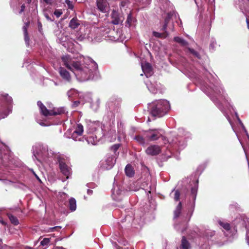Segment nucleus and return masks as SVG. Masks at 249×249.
Segmentation results:
<instances>
[{"mask_svg": "<svg viewBox=\"0 0 249 249\" xmlns=\"http://www.w3.org/2000/svg\"><path fill=\"white\" fill-rule=\"evenodd\" d=\"M190 78L196 80V84L199 85L201 90L213 101L215 105L223 111V102L228 101L227 95L217 76L213 75L206 70H204L203 76L197 73L196 70H187Z\"/></svg>", "mask_w": 249, "mask_h": 249, "instance_id": "f257e3e1", "label": "nucleus"}, {"mask_svg": "<svg viewBox=\"0 0 249 249\" xmlns=\"http://www.w3.org/2000/svg\"><path fill=\"white\" fill-rule=\"evenodd\" d=\"M62 60L64 65L73 71L77 79L81 82L90 79L98 68L97 63L89 58L85 59L84 65L70 55L62 56Z\"/></svg>", "mask_w": 249, "mask_h": 249, "instance_id": "f03ea898", "label": "nucleus"}, {"mask_svg": "<svg viewBox=\"0 0 249 249\" xmlns=\"http://www.w3.org/2000/svg\"><path fill=\"white\" fill-rule=\"evenodd\" d=\"M148 106L152 116L159 117L166 114L170 108L169 102L166 100L155 101Z\"/></svg>", "mask_w": 249, "mask_h": 249, "instance_id": "7ed1b4c3", "label": "nucleus"}, {"mask_svg": "<svg viewBox=\"0 0 249 249\" xmlns=\"http://www.w3.org/2000/svg\"><path fill=\"white\" fill-rule=\"evenodd\" d=\"M114 32V30L111 31L110 29L106 26H103L100 27H94L93 33L94 35L93 37L91 36L90 37L92 40H94L95 41H100L102 37H110V39L111 40L116 41L118 39V38L113 36V38H111L112 36L110 35L112 32Z\"/></svg>", "mask_w": 249, "mask_h": 249, "instance_id": "20e7f679", "label": "nucleus"}, {"mask_svg": "<svg viewBox=\"0 0 249 249\" xmlns=\"http://www.w3.org/2000/svg\"><path fill=\"white\" fill-rule=\"evenodd\" d=\"M1 100L4 103L0 107V120L6 117L12 112L13 99L7 94L1 95Z\"/></svg>", "mask_w": 249, "mask_h": 249, "instance_id": "39448f33", "label": "nucleus"}, {"mask_svg": "<svg viewBox=\"0 0 249 249\" xmlns=\"http://www.w3.org/2000/svg\"><path fill=\"white\" fill-rule=\"evenodd\" d=\"M33 156H56L57 153L52 149H49L47 145L40 143H36L32 147Z\"/></svg>", "mask_w": 249, "mask_h": 249, "instance_id": "423d86ee", "label": "nucleus"}, {"mask_svg": "<svg viewBox=\"0 0 249 249\" xmlns=\"http://www.w3.org/2000/svg\"><path fill=\"white\" fill-rule=\"evenodd\" d=\"M39 107L40 112L42 115L45 117H50L58 114H62L65 113L67 111L65 107H60L53 110H49L40 101L37 103Z\"/></svg>", "mask_w": 249, "mask_h": 249, "instance_id": "0eeeda50", "label": "nucleus"}, {"mask_svg": "<svg viewBox=\"0 0 249 249\" xmlns=\"http://www.w3.org/2000/svg\"><path fill=\"white\" fill-rule=\"evenodd\" d=\"M145 136L148 142L157 140L160 137L165 141V143L167 141L162 136V130L161 129H149L145 132Z\"/></svg>", "mask_w": 249, "mask_h": 249, "instance_id": "6e6552de", "label": "nucleus"}, {"mask_svg": "<svg viewBox=\"0 0 249 249\" xmlns=\"http://www.w3.org/2000/svg\"><path fill=\"white\" fill-rule=\"evenodd\" d=\"M87 131L89 133L101 134L103 133L102 124L99 121H89L88 122L87 124Z\"/></svg>", "mask_w": 249, "mask_h": 249, "instance_id": "1a4fd4ad", "label": "nucleus"}, {"mask_svg": "<svg viewBox=\"0 0 249 249\" xmlns=\"http://www.w3.org/2000/svg\"><path fill=\"white\" fill-rule=\"evenodd\" d=\"M175 14V13L174 12H170L169 13H168L167 14V16L165 18L164 20V23L163 25L162 30L163 31H165L163 33H160L159 32H157L155 31H154L153 32V35L154 36L158 37V38H165L167 36L168 34L167 33L166 30L167 29V24L168 23V22L169 20L171 19L172 17Z\"/></svg>", "mask_w": 249, "mask_h": 249, "instance_id": "9d476101", "label": "nucleus"}, {"mask_svg": "<svg viewBox=\"0 0 249 249\" xmlns=\"http://www.w3.org/2000/svg\"><path fill=\"white\" fill-rule=\"evenodd\" d=\"M116 161L115 157H105L100 162V168L104 170L111 169Z\"/></svg>", "mask_w": 249, "mask_h": 249, "instance_id": "9b49d317", "label": "nucleus"}, {"mask_svg": "<svg viewBox=\"0 0 249 249\" xmlns=\"http://www.w3.org/2000/svg\"><path fill=\"white\" fill-rule=\"evenodd\" d=\"M122 100L120 98L112 97L107 103L108 107L110 111L114 113L117 112L120 108Z\"/></svg>", "mask_w": 249, "mask_h": 249, "instance_id": "f8f14e48", "label": "nucleus"}, {"mask_svg": "<svg viewBox=\"0 0 249 249\" xmlns=\"http://www.w3.org/2000/svg\"><path fill=\"white\" fill-rule=\"evenodd\" d=\"M235 115L237 118V119L238 120V122L244 131V132L245 133V134H246L247 137L248 138V140H249V142H248V144H247V146H245L244 144V143L243 142L240 140L239 137L238 136V134L236 133V136L241 143V144L242 145V147L244 150V152L245 153V154H246V156H249V135L248 133V132L245 127V126L242 123V122H241V120L239 119L238 116V114L236 112L235 113Z\"/></svg>", "mask_w": 249, "mask_h": 249, "instance_id": "ddd939ff", "label": "nucleus"}, {"mask_svg": "<svg viewBox=\"0 0 249 249\" xmlns=\"http://www.w3.org/2000/svg\"><path fill=\"white\" fill-rule=\"evenodd\" d=\"M104 135V133L101 134H92L90 136L87 138L84 137V142H86L88 144H91L92 145H96L99 142V140Z\"/></svg>", "mask_w": 249, "mask_h": 249, "instance_id": "4468645a", "label": "nucleus"}, {"mask_svg": "<svg viewBox=\"0 0 249 249\" xmlns=\"http://www.w3.org/2000/svg\"><path fill=\"white\" fill-rule=\"evenodd\" d=\"M146 85L150 92L153 94L157 93L158 92H161V85L160 83L158 84L157 82H154V83H152L150 81L147 82Z\"/></svg>", "mask_w": 249, "mask_h": 249, "instance_id": "2eb2a0df", "label": "nucleus"}, {"mask_svg": "<svg viewBox=\"0 0 249 249\" xmlns=\"http://www.w3.org/2000/svg\"><path fill=\"white\" fill-rule=\"evenodd\" d=\"M59 167L62 173L65 176H66V179H68L69 176L71 174V169L69 167L65 162L61 161L60 160H59Z\"/></svg>", "mask_w": 249, "mask_h": 249, "instance_id": "dca6fc26", "label": "nucleus"}, {"mask_svg": "<svg viewBox=\"0 0 249 249\" xmlns=\"http://www.w3.org/2000/svg\"><path fill=\"white\" fill-rule=\"evenodd\" d=\"M141 67L142 71L146 77H149L153 74L152 68L150 64L148 62L142 63Z\"/></svg>", "mask_w": 249, "mask_h": 249, "instance_id": "f3484780", "label": "nucleus"}, {"mask_svg": "<svg viewBox=\"0 0 249 249\" xmlns=\"http://www.w3.org/2000/svg\"><path fill=\"white\" fill-rule=\"evenodd\" d=\"M160 152V147L157 145H150L146 150V154L151 156H156L159 155Z\"/></svg>", "mask_w": 249, "mask_h": 249, "instance_id": "a211bd4d", "label": "nucleus"}, {"mask_svg": "<svg viewBox=\"0 0 249 249\" xmlns=\"http://www.w3.org/2000/svg\"><path fill=\"white\" fill-rule=\"evenodd\" d=\"M122 13H119L118 11L113 10L111 14L112 21L111 22L115 25L119 24L122 22L123 18L122 17Z\"/></svg>", "mask_w": 249, "mask_h": 249, "instance_id": "6ab92c4d", "label": "nucleus"}, {"mask_svg": "<svg viewBox=\"0 0 249 249\" xmlns=\"http://www.w3.org/2000/svg\"><path fill=\"white\" fill-rule=\"evenodd\" d=\"M97 6L100 11L105 13L107 10V3L106 0H97Z\"/></svg>", "mask_w": 249, "mask_h": 249, "instance_id": "aec40b11", "label": "nucleus"}, {"mask_svg": "<svg viewBox=\"0 0 249 249\" xmlns=\"http://www.w3.org/2000/svg\"><path fill=\"white\" fill-rule=\"evenodd\" d=\"M59 72L62 78L67 81L70 82L71 79V75L69 72L64 68L60 67L59 68Z\"/></svg>", "mask_w": 249, "mask_h": 249, "instance_id": "412c9836", "label": "nucleus"}, {"mask_svg": "<svg viewBox=\"0 0 249 249\" xmlns=\"http://www.w3.org/2000/svg\"><path fill=\"white\" fill-rule=\"evenodd\" d=\"M81 24V21L78 20L76 18H72L70 21L69 27L71 29H77Z\"/></svg>", "mask_w": 249, "mask_h": 249, "instance_id": "4be33fe9", "label": "nucleus"}, {"mask_svg": "<svg viewBox=\"0 0 249 249\" xmlns=\"http://www.w3.org/2000/svg\"><path fill=\"white\" fill-rule=\"evenodd\" d=\"M174 40L176 42L179 43L181 46L184 47L185 51L187 50V47H189L188 42L181 37L176 36L174 37Z\"/></svg>", "mask_w": 249, "mask_h": 249, "instance_id": "5701e85b", "label": "nucleus"}, {"mask_svg": "<svg viewBox=\"0 0 249 249\" xmlns=\"http://www.w3.org/2000/svg\"><path fill=\"white\" fill-rule=\"evenodd\" d=\"M185 52L186 53H187L189 55H190L195 58L200 59L201 56L200 54V53L196 51L192 48H191L190 47H187V50L185 51Z\"/></svg>", "mask_w": 249, "mask_h": 249, "instance_id": "b1692460", "label": "nucleus"}, {"mask_svg": "<svg viewBox=\"0 0 249 249\" xmlns=\"http://www.w3.org/2000/svg\"><path fill=\"white\" fill-rule=\"evenodd\" d=\"M124 171L126 176L129 178L133 177L135 174V171L130 164H128L126 165Z\"/></svg>", "mask_w": 249, "mask_h": 249, "instance_id": "393cba45", "label": "nucleus"}, {"mask_svg": "<svg viewBox=\"0 0 249 249\" xmlns=\"http://www.w3.org/2000/svg\"><path fill=\"white\" fill-rule=\"evenodd\" d=\"M29 22H26L24 23V26L22 27L23 31L24 33V40L25 41V43L27 45V46H29V37L28 36V33H27V28L29 26Z\"/></svg>", "mask_w": 249, "mask_h": 249, "instance_id": "a878e982", "label": "nucleus"}, {"mask_svg": "<svg viewBox=\"0 0 249 249\" xmlns=\"http://www.w3.org/2000/svg\"><path fill=\"white\" fill-rule=\"evenodd\" d=\"M191 246L185 236H182L180 249H190Z\"/></svg>", "mask_w": 249, "mask_h": 249, "instance_id": "bb28decb", "label": "nucleus"}, {"mask_svg": "<svg viewBox=\"0 0 249 249\" xmlns=\"http://www.w3.org/2000/svg\"><path fill=\"white\" fill-rule=\"evenodd\" d=\"M128 1L126 0H122L120 4V9L122 15H124V13L126 12V8H127Z\"/></svg>", "mask_w": 249, "mask_h": 249, "instance_id": "cd10ccee", "label": "nucleus"}, {"mask_svg": "<svg viewBox=\"0 0 249 249\" xmlns=\"http://www.w3.org/2000/svg\"><path fill=\"white\" fill-rule=\"evenodd\" d=\"M67 95L70 99H72L79 96V93L76 89H71L67 92Z\"/></svg>", "mask_w": 249, "mask_h": 249, "instance_id": "c85d7f7f", "label": "nucleus"}, {"mask_svg": "<svg viewBox=\"0 0 249 249\" xmlns=\"http://www.w3.org/2000/svg\"><path fill=\"white\" fill-rule=\"evenodd\" d=\"M134 139L142 145H144L148 142L145 135L144 137L141 135H137L134 138Z\"/></svg>", "mask_w": 249, "mask_h": 249, "instance_id": "c756f323", "label": "nucleus"}, {"mask_svg": "<svg viewBox=\"0 0 249 249\" xmlns=\"http://www.w3.org/2000/svg\"><path fill=\"white\" fill-rule=\"evenodd\" d=\"M71 138L74 141L84 142V137L82 136V134H76L73 132L71 135Z\"/></svg>", "mask_w": 249, "mask_h": 249, "instance_id": "7c9ffc66", "label": "nucleus"}, {"mask_svg": "<svg viewBox=\"0 0 249 249\" xmlns=\"http://www.w3.org/2000/svg\"><path fill=\"white\" fill-rule=\"evenodd\" d=\"M197 191V186L196 184H195V186L192 187L191 189V195L190 196V198H191L193 200V204L195 203V201L196 200V194Z\"/></svg>", "mask_w": 249, "mask_h": 249, "instance_id": "2f4dec72", "label": "nucleus"}, {"mask_svg": "<svg viewBox=\"0 0 249 249\" xmlns=\"http://www.w3.org/2000/svg\"><path fill=\"white\" fill-rule=\"evenodd\" d=\"M182 205L181 202H179L178 204V206L176 207V210L174 211V219H176L178 217H179L181 210Z\"/></svg>", "mask_w": 249, "mask_h": 249, "instance_id": "473e14b6", "label": "nucleus"}, {"mask_svg": "<svg viewBox=\"0 0 249 249\" xmlns=\"http://www.w3.org/2000/svg\"><path fill=\"white\" fill-rule=\"evenodd\" d=\"M56 35L57 36V40L58 42L60 43L66 42L68 39V37L66 36H64V33H60L58 35L57 34H56Z\"/></svg>", "mask_w": 249, "mask_h": 249, "instance_id": "72a5a7b5", "label": "nucleus"}, {"mask_svg": "<svg viewBox=\"0 0 249 249\" xmlns=\"http://www.w3.org/2000/svg\"><path fill=\"white\" fill-rule=\"evenodd\" d=\"M69 207L71 211H74L76 209V202L75 199L73 197L69 199Z\"/></svg>", "mask_w": 249, "mask_h": 249, "instance_id": "f704fd0d", "label": "nucleus"}, {"mask_svg": "<svg viewBox=\"0 0 249 249\" xmlns=\"http://www.w3.org/2000/svg\"><path fill=\"white\" fill-rule=\"evenodd\" d=\"M83 130H84L83 125L80 124H76L75 130L73 132L76 134H83Z\"/></svg>", "mask_w": 249, "mask_h": 249, "instance_id": "c9c22d12", "label": "nucleus"}, {"mask_svg": "<svg viewBox=\"0 0 249 249\" xmlns=\"http://www.w3.org/2000/svg\"><path fill=\"white\" fill-rule=\"evenodd\" d=\"M64 4L66 8L72 11L74 10V5L72 1L70 0H65Z\"/></svg>", "mask_w": 249, "mask_h": 249, "instance_id": "e433bc0d", "label": "nucleus"}, {"mask_svg": "<svg viewBox=\"0 0 249 249\" xmlns=\"http://www.w3.org/2000/svg\"><path fill=\"white\" fill-rule=\"evenodd\" d=\"M120 146V144H115L110 147V150L113 153L114 155L116 156L117 155H119V152H118L117 151Z\"/></svg>", "mask_w": 249, "mask_h": 249, "instance_id": "4c0bfd02", "label": "nucleus"}, {"mask_svg": "<svg viewBox=\"0 0 249 249\" xmlns=\"http://www.w3.org/2000/svg\"><path fill=\"white\" fill-rule=\"evenodd\" d=\"M218 223L220 225V226L226 231H228L230 230L231 227L229 223L221 221H219L218 222Z\"/></svg>", "mask_w": 249, "mask_h": 249, "instance_id": "58836bf2", "label": "nucleus"}, {"mask_svg": "<svg viewBox=\"0 0 249 249\" xmlns=\"http://www.w3.org/2000/svg\"><path fill=\"white\" fill-rule=\"evenodd\" d=\"M179 136H182L184 137L185 138H189L190 136V134L188 132H186L183 128H179L178 129Z\"/></svg>", "mask_w": 249, "mask_h": 249, "instance_id": "ea45409f", "label": "nucleus"}, {"mask_svg": "<svg viewBox=\"0 0 249 249\" xmlns=\"http://www.w3.org/2000/svg\"><path fill=\"white\" fill-rule=\"evenodd\" d=\"M174 142L179 149H183L186 145L184 141L181 142L180 140H178V138L177 139V140L174 141Z\"/></svg>", "mask_w": 249, "mask_h": 249, "instance_id": "a19ab883", "label": "nucleus"}, {"mask_svg": "<svg viewBox=\"0 0 249 249\" xmlns=\"http://www.w3.org/2000/svg\"><path fill=\"white\" fill-rule=\"evenodd\" d=\"M50 241V238H44L40 241V245L46 248L49 246Z\"/></svg>", "mask_w": 249, "mask_h": 249, "instance_id": "79ce46f5", "label": "nucleus"}, {"mask_svg": "<svg viewBox=\"0 0 249 249\" xmlns=\"http://www.w3.org/2000/svg\"><path fill=\"white\" fill-rule=\"evenodd\" d=\"M8 217H9V219H10L11 222L14 225H17L18 224L19 222H18V218L15 217V216L12 215V214H8Z\"/></svg>", "mask_w": 249, "mask_h": 249, "instance_id": "37998d69", "label": "nucleus"}, {"mask_svg": "<svg viewBox=\"0 0 249 249\" xmlns=\"http://www.w3.org/2000/svg\"><path fill=\"white\" fill-rule=\"evenodd\" d=\"M100 100L99 99H97L96 100V101L94 102H92L91 104V107L94 110H96L100 106Z\"/></svg>", "mask_w": 249, "mask_h": 249, "instance_id": "c03bdc74", "label": "nucleus"}, {"mask_svg": "<svg viewBox=\"0 0 249 249\" xmlns=\"http://www.w3.org/2000/svg\"><path fill=\"white\" fill-rule=\"evenodd\" d=\"M134 21V18L132 17L131 13H129L127 16V18L126 20L127 24L129 26H130Z\"/></svg>", "mask_w": 249, "mask_h": 249, "instance_id": "a18cd8bd", "label": "nucleus"}, {"mask_svg": "<svg viewBox=\"0 0 249 249\" xmlns=\"http://www.w3.org/2000/svg\"><path fill=\"white\" fill-rule=\"evenodd\" d=\"M167 160V157H158V158L156 159V160L159 164V165L160 166L162 165L160 161L163 160V161H165Z\"/></svg>", "mask_w": 249, "mask_h": 249, "instance_id": "49530a36", "label": "nucleus"}, {"mask_svg": "<svg viewBox=\"0 0 249 249\" xmlns=\"http://www.w3.org/2000/svg\"><path fill=\"white\" fill-rule=\"evenodd\" d=\"M175 192L174 193V200L175 201H178L179 199V196H180V193L178 190H174L172 192Z\"/></svg>", "mask_w": 249, "mask_h": 249, "instance_id": "de8ad7c7", "label": "nucleus"}, {"mask_svg": "<svg viewBox=\"0 0 249 249\" xmlns=\"http://www.w3.org/2000/svg\"><path fill=\"white\" fill-rule=\"evenodd\" d=\"M191 216V214H187L186 216L185 217V216L183 214H181L180 218L181 220H183L184 221V222H187L190 220Z\"/></svg>", "mask_w": 249, "mask_h": 249, "instance_id": "09e8293b", "label": "nucleus"}, {"mask_svg": "<svg viewBox=\"0 0 249 249\" xmlns=\"http://www.w3.org/2000/svg\"><path fill=\"white\" fill-rule=\"evenodd\" d=\"M118 133H119V135H118V138L119 141H121V140L122 139L124 138L125 133L123 130L121 132V131L119 130V131L118 132Z\"/></svg>", "mask_w": 249, "mask_h": 249, "instance_id": "8fccbe9b", "label": "nucleus"}, {"mask_svg": "<svg viewBox=\"0 0 249 249\" xmlns=\"http://www.w3.org/2000/svg\"><path fill=\"white\" fill-rule=\"evenodd\" d=\"M60 228H61V227H60V226H55V227H52V228H48L47 230H46L45 231L47 232H52V231H54V230H56L58 229H60Z\"/></svg>", "mask_w": 249, "mask_h": 249, "instance_id": "3c124183", "label": "nucleus"}, {"mask_svg": "<svg viewBox=\"0 0 249 249\" xmlns=\"http://www.w3.org/2000/svg\"><path fill=\"white\" fill-rule=\"evenodd\" d=\"M75 1L77 0H74ZM41 2L45 3L47 5H51L52 4L54 0H40Z\"/></svg>", "mask_w": 249, "mask_h": 249, "instance_id": "603ef678", "label": "nucleus"}, {"mask_svg": "<svg viewBox=\"0 0 249 249\" xmlns=\"http://www.w3.org/2000/svg\"><path fill=\"white\" fill-rule=\"evenodd\" d=\"M216 44V43L215 40H212L211 43L210 45V50H212V51H213L214 50Z\"/></svg>", "mask_w": 249, "mask_h": 249, "instance_id": "864d4df0", "label": "nucleus"}, {"mask_svg": "<svg viewBox=\"0 0 249 249\" xmlns=\"http://www.w3.org/2000/svg\"><path fill=\"white\" fill-rule=\"evenodd\" d=\"M53 14L57 18H59L62 14V12L61 10H55Z\"/></svg>", "mask_w": 249, "mask_h": 249, "instance_id": "5fc2aeb1", "label": "nucleus"}, {"mask_svg": "<svg viewBox=\"0 0 249 249\" xmlns=\"http://www.w3.org/2000/svg\"><path fill=\"white\" fill-rule=\"evenodd\" d=\"M25 5L22 4V6H21V9H20V11L19 12V13L21 14L25 10Z\"/></svg>", "mask_w": 249, "mask_h": 249, "instance_id": "6e6d98bb", "label": "nucleus"}, {"mask_svg": "<svg viewBox=\"0 0 249 249\" xmlns=\"http://www.w3.org/2000/svg\"><path fill=\"white\" fill-rule=\"evenodd\" d=\"M37 122L41 125L42 126H47V125L46 124L42 122H40L38 120L36 119Z\"/></svg>", "mask_w": 249, "mask_h": 249, "instance_id": "4d7b16f0", "label": "nucleus"}, {"mask_svg": "<svg viewBox=\"0 0 249 249\" xmlns=\"http://www.w3.org/2000/svg\"><path fill=\"white\" fill-rule=\"evenodd\" d=\"M21 249H34V248L28 246H23Z\"/></svg>", "mask_w": 249, "mask_h": 249, "instance_id": "13d9d810", "label": "nucleus"}, {"mask_svg": "<svg viewBox=\"0 0 249 249\" xmlns=\"http://www.w3.org/2000/svg\"><path fill=\"white\" fill-rule=\"evenodd\" d=\"M112 197L114 199H115L116 200H119V198H118L116 196V195H115V193H114V191L113 192V194H112Z\"/></svg>", "mask_w": 249, "mask_h": 249, "instance_id": "bf43d9fd", "label": "nucleus"}, {"mask_svg": "<svg viewBox=\"0 0 249 249\" xmlns=\"http://www.w3.org/2000/svg\"><path fill=\"white\" fill-rule=\"evenodd\" d=\"M45 17L48 20H50V21H53V20L51 19V18H50L49 17V16L48 15H45Z\"/></svg>", "mask_w": 249, "mask_h": 249, "instance_id": "052dcab7", "label": "nucleus"}, {"mask_svg": "<svg viewBox=\"0 0 249 249\" xmlns=\"http://www.w3.org/2000/svg\"><path fill=\"white\" fill-rule=\"evenodd\" d=\"M92 190L88 189L87 191V193L89 195H91L92 194Z\"/></svg>", "mask_w": 249, "mask_h": 249, "instance_id": "680f3d73", "label": "nucleus"}, {"mask_svg": "<svg viewBox=\"0 0 249 249\" xmlns=\"http://www.w3.org/2000/svg\"><path fill=\"white\" fill-rule=\"evenodd\" d=\"M84 38V36H79V37H78V39H79V40H83Z\"/></svg>", "mask_w": 249, "mask_h": 249, "instance_id": "e2e57ef3", "label": "nucleus"}, {"mask_svg": "<svg viewBox=\"0 0 249 249\" xmlns=\"http://www.w3.org/2000/svg\"><path fill=\"white\" fill-rule=\"evenodd\" d=\"M150 3V0H145V4H149Z\"/></svg>", "mask_w": 249, "mask_h": 249, "instance_id": "0e129e2a", "label": "nucleus"}, {"mask_svg": "<svg viewBox=\"0 0 249 249\" xmlns=\"http://www.w3.org/2000/svg\"><path fill=\"white\" fill-rule=\"evenodd\" d=\"M175 228L177 230H179V227L178 226V225H175Z\"/></svg>", "mask_w": 249, "mask_h": 249, "instance_id": "69168bd1", "label": "nucleus"}, {"mask_svg": "<svg viewBox=\"0 0 249 249\" xmlns=\"http://www.w3.org/2000/svg\"><path fill=\"white\" fill-rule=\"evenodd\" d=\"M79 104V102L78 101L74 102V105H75L76 106H78Z\"/></svg>", "mask_w": 249, "mask_h": 249, "instance_id": "338daca9", "label": "nucleus"}, {"mask_svg": "<svg viewBox=\"0 0 249 249\" xmlns=\"http://www.w3.org/2000/svg\"><path fill=\"white\" fill-rule=\"evenodd\" d=\"M247 25H248V27L249 29V20H248V19H247Z\"/></svg>", "mask_w": 249, "mask_h": 249, "instance_id": "774afa93", "label": "nucleus"}]
</instances>
